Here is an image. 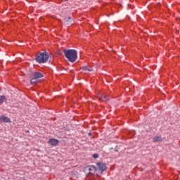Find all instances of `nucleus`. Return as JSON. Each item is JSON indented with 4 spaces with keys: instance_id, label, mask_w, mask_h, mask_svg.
<instances>
[{
    "instance_id": "1",
    "label": "nucleus",
    "mask_w": 180,
    "mask_h": 180,
    "mask_svg": "<svg viewBox=\"0 0 180 180\" xmlns=\"http://www.w3.org/2000/svg\"><path fill=\"white\" fill-rule=\"evenodd\" d=\"M64 56L69 62L74 63L77 58V52L75 49H65L63 51Z\"/></svg>"
},
{
    "instance_id": "2",
    "label": "nucleus",
    "mask_w": 180,
    "mask_h": 180,
    "mask_svg": "<svg viewBox=\"0 0 180 180\" xmlns=\"http://www.w3.org/2000/svg\"><path fill=\"white\" fill-rule=\"evenodd\" d=\"M49 56H48L47 52L38 53L36 55V61L39 64H44L47 63Z\"/></svg>"
},
{
    "instance_id": "3",
    "label": "nucleus",
    "mask_w": 180,
    "mask_h": 180,
    "mask_svg": "<svg viewBox=\"0 0 180 180\" xmlns=\"http://www.w3.org/2000/svg\"><path fill=\"white\" fill-rule=\"evenodd\" d=\"M96 165L98 166V171H100L101 174H102L104 171H106L107 167L104 163H96Z\"/></svg>"
},
{
    "instance_id": "4",
    "label": "nucleus",
    "mask_w": 180,
    "mask_h": 180,
    "mask_svg": "<svg viewBox=\"0 0 180 180\" xmlns=\"http://www.w3.org/2000/svg\"><path fill=\"white\" fill-rule=\"evenodd\" d=\"M86 169L89 172V174H95L96 171H97V168H96V167L93 165L87 166Z\"/></svg>"
},
{
    "instance_id": "5",
    "label": "nucleus",
    "mask_w": 180,
    "mask_h": 180,
    "mask_svg": "<svg viewBox=\"0 0 180 180\" xmlns=\"http://www.w3.org/2000/svg\"><path fill=\"white\" fill-rule=\"evenodd\" d=\"M32 77L34 79H40L43 77L42 73H40L39 72H34V73L32 74Z\"/></svg>"
},
{
    "instance_id": "6",
    "label": "nucleus",
    "mask_w": 180,
    "mask_h": 180,
    "mask_svg": "<svg viewBox=\"0 0 180 180\" xmlns=\"http://www.w3.org/2000/svg\"><path fill=\"white\" fill-rule=\"evenodd\" d=\"M59 141L58 140L51 139L49 141H48V143H49L51 146H56L57 144H58Z\"/></svg>"
},
{
    "instance_id": "7",
    "label": "nucleus",
    "mask_w": 180,
    "mask_h": 180,
    "mask_svg": "<svg viewBox=\"0 0 180 180\" xmlns=\"http://www.w3.org/2000/svg\"><path fill=\"white\" fill-rule=\"evenodd\" d=\"M0 121L5 123L11 122V120L8 117H5L4 115L0 116Z\"/></svg>"
},
{
    "instance_id": "8",
    "label": "nucleus",
    "mask_w": 180,
    "mask_h": 180,
    "mask_svg": "<svg viewBox=\"0 0 180 180\" xmlns=\"http://www.w3.org/2000/svg\"><path fill=\"white\" fill-rule=\"evenodd\" d=\"M82 70L86 72H93V68L91 66H84L82 68Z\"/></svg>"
},
{
    "instance_id": "9",
    "label": "nucleus",
    "mask_w": 180,
    "mask_h": 180,
    "mask_svg": "<svg viewBox=\"0 0 180 180\" xmlns=\"http://www.w3.org/2000/svg\"><path fill=\"white\" fill-rule=\"evenodd\" d=\"M64 21L65 22L66 25H70V23H72V18L71 17H68V18H65V19H64Z\"/></svg>"
},
{
    "instance_id": "10",
    "label": "nucleus",
    "mask_w": 180,
    "mask_h": 180,
    "mask_svg": "<svg viewBox=\"0 0 180 180\" xmlns=\"http://www.w3.org/2000/svg\"><path fill=\"white\" fill-rule=\"evenodd\" d=\"M153 143H158L162 141L161 136H155L153 139Z\"/></svg>"
},
{
    "instance_id": "11",
    "label": "nucleus",
    "mask_w": 180,
    "mask_h": 180,
    "mask_svg": "<svg viewBox=\"0 0 180 180\" xmlns=\"http://www.w3.org/2000/svg\"><path fill=\"white\" fill-rule=\"evenodd\" d=\"M98 100H100L101 102H106L108 101L107 96H101L98 97Z\"/></svg>"
},
{
    "instance_id": "12",
    "label": "nucleus",
    "mask_w": 180,
    "mask_h": 180,
    "mask_svg": "<svg viewBox=\"0 0 180 180\" xmlns=\"http://www.w3.org/2000/svg\"><path fill=\"white\" fill-rule=\"evenodd\" d=\"M30 82H31V84L32 85L37 84L38 78H32Z\"/></svg>"
},
{
    "instance_id": "13",
    "label": "nucleus",
    "mask_w": 180,
    "mask_h": 180,
    "mask_svg": "<svg viewBox=\"0 0 180 180\" xmlns=\"http://www.w3.org/2000/svg\"><path fill=\"white\" fill-rule=\"evenodd\" d=\"M6 101V97L4 96H0V103H4Z\"/></svg>"
},
{
    "instance_id": "14",
    "label": "nucleus",
    "mask_w": 180,
    "mask_h": 180,
    "mask_svg": "<svg viewBox=\"0 0 180 180\" xmlns=\"http://www.w3.org/2000/svg\"><path fill=\"white\" fill-rule=\"evenodd\" d=\"M93 158H99V154L96 153V154L93 155Z\"/></svg>"
},
{
    "instance_id": "15",
    "label": "nucleus",
    "mask_w": 180,
    "mask_h": 180,
    "mask_svg": "<svg viewBox=\"0 0 180 180\" xmlns=\"http://www.w3.org/2000/svg\"><path fill=\"white\" fill-rule=\"evenodd\" d=\"M89 136H91V133H89Z\"/></svg>"
}]
</instances>
